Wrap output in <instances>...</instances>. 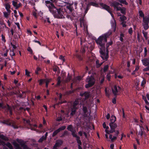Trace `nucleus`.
I'll return each instance as SVG.
<instances>
[{"label":"nucleus","instance_id":"nucleus-1","mask_svg":"<svg viewBox=\"0 0 149 149\" xmlns=\"http://www.w3.org/2000/svg\"><path fill=\"white\" fill-rule=\"evenodd\" d=\"M46 6L48 8L49 11L52 13L55 17L58 18H64V13L61 8H57L54 4L49 1H46Z\"/></svg>","mask_w":149,"mask_h":149},{"label":"nucleus","instance_id":"nucleus-2","mask_svg":"<svg viewBox=\"0 0 149 149\" xmlns=\"http://www.w3.org/2000/svg\"><path fill=\"white\" fill-rule=\"evenodd\" d=\"M111 32H109L100 36L96 40V42L98 45L100 49L105 48V44L107 42V38L111 35Z\"/></svg>","mask_w":149,"mask_h":149},{"label":"nucleus","instance_id":"nucleus-3","mask_svg":"<svg viewBox=\"0 0 149 149\" xmlns=\"http://www.w3.org/2000/svg\"><path fill=\"white\" fill-rule=\"evenodd\" d=\"M8 140V138L5 136H4L3 135L0 134V145H2L3 146L6 145L10 149H13L12 146L9 143L5 144L3 140Z\"/></svg>","mask_w":149,"mask_h":149},{"label":"nucleus","instance_id":"nucleus-4","mask_svg":"<svg viewBox=\"0 0 149 149\" xmlns=\"http://www.w3.org/2000/svg\"><path fill=\"white\" fill-rule=\"evenodd\" d=\"M86 82L88 84L85 85V87L86 88H88L91 87L94 84L95 79L93 76H88L86 79Z\"/></svg>","mask_w":149,"mask_h":149},{"label":"nucleus","instance_id":"nucleus-5","mask_svg":"<svg viewBox=\"0 0 149 149\" xmlns=\"http://www.w3.org/2000/svg\"><path fill=\"white\" fill-rule=\"evenodd\" d=\"M79 102L77 100H76L74 102L73 104L71 107V109L72 112L71 113V115H73L75 113L76 110L78 107Z\"/></svg>","mask_w":149,"mask_h":149},{"label":"nucleus","instance_id":"nucleus-6","mask_svg":"<svg viewBox=\"0 0 149 149\" xmlns=\"http://www.w3.org/2000/svg\"><path fill=\"white\" fill-rule=\"evenodd\" d=\"M100 49V52L101 54V57L103 59H107L108 58V55L107 54H106L104 53L105 51V48L101 49Z\"/></svg>","mask_w":149,"mask_h":149},{"label":"nucleus","instance_id":"nucleus-7","mask_svg":"<svg viewBox=\"0 0 149 149\" xmlns=\"http://www.w3.org/2000/svg\"><path fill=\"white\" fill-rule=\"evenodd\" d=\"M118 88L117 86L115 85L112 88V92L115 95H117L118 94V92L120 89V87L118 86Z\"/></svg>","mask_w":149,"mask_h":149},{"label":"nucleus","instance_id":"nucleus-8","mask_svg":"<svg viewBox=\"0 0 149 149\" xmlns=\"http://www.w3.org/2000/svg\"><path fill=\"white\" fill-rule=\"evenodd\" d=\"M109 125L111 128L110 130V133H112L115 132V129L117 127V124L115 123H110Z\"/></svg>","mask_w":149,"mask_h":149},{"label":"nucleus","instance_id":"nucleus-9","mask_svg":"<svg viewBox=\"0 0 149 149\" xmlns=\"http://www.w3.org/2000/svg\"><path fill=\"white\" fill-rule=\"evenodd\" d=\"M26 122V123H27L30 126L29 127L30 128L31 130H36V129L37 128V125H32L30 123V120H24Z\"/></svg>","mask_w":149,"mask_h":149},{"label":"nucleus","instance_id":"nucleus-10","mask_svg":"<svg viewBox=\"0 0 149 149\" xmlns=\"http://www.w3.org/2000/svg\"><path fill=\"white\" fill-rule=\"evenodd\" d=\"M12 4L14 7H15V9H17L21 6V4L19 3L17 4V2L12 1Z\"/></svg>","mask_w":149,"mask_h":149},{"label":"nucleus","instance_id":"nucleus-11","mask_svg":"<svg viewBox=\"0 0 149 149\" xmlns=\"http://www.w3.org/2000/svg\"><path fill=\"white\" fill-rule=\"evenodd\" d=\"M100 5L103 8H104L108 11L109 12H110V7L105 4H104L102 3H100Z\"/></svg>","mask_w":149,"mask_h":149},{"label":"nucleus","instance_id":"nucleus-12","mask_svg":"<svg viewBox=\"0 0 149 149\" xmlns=\"http://www.w3.org/2000/svg\"><path fill=\"white\" fill-rule=\"evenodd\" d=\"M63 142L61 140H58L57 141L55 145L53 147V148L54 149H55L57 147H58L60 146L62 144Z\"/></svg>","mask_w":149,"mask_h":149},{"label":"nucleus","instance_id":"nucleus-13","mask_svg":"<svg viewBox=\"0 0 149 149\" xmlns=\"http://www.w3.org/2000/svg\"><path fill=\"white\" fill-rule=\"evenodd\" d=\"M143 23H149V15H146L143 18Z\"/></svg>","mask_w":149,"mask_h":149},{"label":"nucleus","instance_id":"nucleus-14","mask_svg":"<svg viewBox=\"0 0 149 149\" xmlns=\"http://www.w3.org/2000/svg\"><path fill=\"white\" fill-rule=\"evenodd\" d=\"M140 130L137 133V134L138 136H141L143 133L144 128L143 127L141 126H140Z\"/></svg>","mask_w":149,"mask_h":149},{"label":"nucleus","instance_id":"nucleus-15","mask_svg":"<svg viewBox=\"0 0 149 149\" xmlns=\"http://www.w3.org/2000/svg\"><path fill=\"white\" fill-rule=\"evenodd\" d=\"M111 15L113 17V20L111 22V25L112 26L113 28V29L114 31H115L116 28V22L115 20L114 19V17L113 16H112V15L111 14Z\"/></svg>","mask_w":149,"mask_h":149},{"label":"nucleus","instance_id":"nucleus-16","mask_svg":"<svg viewBox=\"0 0 149 149\" xmlns=\"http://www.w3.org/2000/svg\"><path fill=\"white\" fill-rule=\"evenodd\" d=\"M80 26L81 27H82L83 26L84 27H86L87 28V26L86 25V22L83 19H80Z\"/></svg>","mask_w":149,"mask_h":149},{"label":"nucleus","instance_id":"nucleus-17","mask_svg":"<svg viewBox=\"0 0 149 149\" xmlns=\"http://www.w3.org/2000/svg\"><path fill=\"white\" fill-rule=\"evenodd\" d=\"M120 3L117 1H114L112 4V6H113L115 8H116L117 10V8H120V7H118Z\"/></svg>","mask_w":149,"mask_h":149},{"label":"nucleus","instance_id":"nucleus-18","mask_svg":"<svg viewBox=\"0 0 149 149\" xmlns=\"http://www.w3.org/2000/svg\"><path fill=\"white\" fill-rule=\"evenodd\" d=\"M126 9L124 7L121 8L120 7V8H117V11L120 10L121 13L125 14L126 13L125 11Z\"/></svg>","mask_w":149,"mask_h":149},{"label":"nucleus","instance_id":"nucleus-19","mask_svg":"<svg viewBox=\"0 0 149 149\" xmlns=\"http://www.w3.org/2000/svg\"><path fill=\"white\" fill-rule=\"evenodd\" d=\"M142 61L143 65H144L145 66L148 65L149 61V59L147 58H145L144 59H143Z\"/></svg>","mask_w":149,"mask_h":149},{"label":"nucleus","instance_id":"nucleus-20","mask_svg":"<svg viewBox=\"0 0 149 149\" xmlns=\"http://www.w3.org/2000/svg\"><path fill=\"white\" fill-rule=\"evenodd\" d=\"M7 109H8L9 111L10 115H12V110L13 109H15L14 107H10L9 105H7L6 107Z\"/></svg>","mask_w":149,"mask_h":149},{"label":"nucleus","instance_id":"nucleus-21","mask_svg":"<svg viewBox=\"0 0 149 149\" xmlns=\"http://www.w3.org/2000/svg\"><path fill=\"white\" fill-rule=\"evenodd\" d=\"M13 143L14 146L15 147V149H22L19 147V145L16 142H13Z\"/></svg>","mask_w":149,"mask_h":149},{"label":"nucleus","instance_id":"nucleus-22","mask_svg":"<svg viewBox=\"0 0 149 149\" xmlns=\"http://www.w3.org/2000/svg\"><path fill=\"white\" fill-rule=\"evenodd\" d=\"M148 23H142V25L143 26V28L145 30H146L149 28V26L148 25Z\"/></svg>","mask_w":149,"mask_h":149},{"label":"nucleus","instance_id":"nucleus-23","mask_svg":"<svg viewBox=\"0 0 149 149\" xmlns=\"http://www.w3.org/2000/svg\"><path fill=\"white\" fill-rule=\"evenodd\" d=\"M116 120V118L114 116H112L111 117L110 120L111 122L110 123H114Z\"/></svg>","mask_w":149,"mask_h":149},{"label":"nucleus","instance_id":"nucleus-24","mask_svg":"<svg viewBox=\"0 0 149 149\" xmlns=\"http://www.w3.org/2000/svg\"><path fill=\"white\" fill-rule=\"evenodd\" d=\"M119 133V132L118 131H117L116 132V134L114 136H113V137H112V139L111 142H113V141L116 139L117 138L116 136L118 135Z\"/></svg>","mask_w":149,"mask_h":149},{"label":"nucleus","instance_id":"nucleus-25","mask_svg":"<svg viewBox=\"0 0 149 149\" xmlns=\"http://www.w3.org/2000/svg\"><path fill=\"white\" fill-rule=\"evenodd\" d=\"M89 93L88 92H85L83 94H81V96H84L86 98H88L89 96Z\"/></svg>","mask_w":149,"mask_h":149},{"label":"nucleus","instance_id":"nucleus-26","mask_svg":"<svg viewBox=\"0 0 149 149\" xmlns=\"http://www.w3.org/2000/svg\"><path fill=\"white\" fill-rule=\"evenodd\" d=\"M34 10L33 12V15L36 18H37V10L36 8L34 7Z\"/></svg>","mask_w":149,"mask_h":149},{"label":"nucleus","instance_id":"nucleus-27","mask_svg":"<svg viewBox=\"0 0 149 149\" xmlns=\"http://www.w3.org/2000/svg\"><path fill=\"white\" fill-rule=\"evenodd\" d=\"M118 1L121 3L124 4L126 5L128 4V3L126 0H118Z\"/></svg>","mask_w":149,"mask_h":149},{"label":"nucleus","instance_id":"nucleus-28","mask_svg":"<svg viewBox=\"0 0 149 149\" xmlns=\"http://www.w3.org/2000/svg\"><path fill=\"white\" fill-rule=\"evenodd\" d=\"M100 83L102 84L104 80V76L102 75L101 76L100 78Z\"/></svg>","mask_w":149,"mask_h":149},{"label":"nucleus","instance_id":"nucleus-29","mask_svg":"<svg viewBox=\"0 0 149 149\" xmlns=\"http://www.w3.org/2000/svg\"><path fill=\"white\" fill-rule=\"evenodd\" d=\"M10 55L12 57L13 56L15 55V53L14 52V50L13 49H12V50L10 51ZM12 58H13V57H12Z\"/></svg>","mask_w":149,"mask_h":149},{"label":"nucleus","instance_id":"nucleus-30","mask_svg":"<svg viewBox=\"0 0 149 149\" xmlns=\"http://www.w3.org/2000/svg\"><path fill=\"white\" fill-rule=\"evenodd\" d=\"M142 33L144 37L146 39H148L147 34L148 33L147 32L145 31L144 30L142 31Z\"/></svg>","mask_w":149,"mask_h":149},{"label":"nucleus","instance_id":"nucleus-31","mask_svg":"<svg viewBox=\"0 0 149 149\" xmlns=\"http://www.w3.org/2000/svg\"><path fill=\"white\" fill-rule=\"evenodd\" d=\"M16 140L23 147L24 145L23 143V141L22 140L18 139H17Z\"/></svg>","mask_w":149,"mask_h":149},{"label":"nucleus","instance_id":"nucleus-32","mask_svg":"<svg viewBox=\"0 0 149 149\" xmlns=\"http://www.w3.org/2000/svg\"><path fill=\"white\" fill-rule=\"evenodd\" d=\"M46 140V137H44V136H42L39 140L38 142H39L41 143L44 140Z\"/></svg>","mask_w":149,"mask_h":149},{"label":"nucleus","instance_id":"nucleus-33","mask_svg":"<svg viewBox=\"0 0 149 149\" xmlns=\"http://www.w3.org/2000/svg\"><path fill=\"white\" fill-rule=\"evenodd\" d=\"M102 64V63H99V61L97 60L96 61V67L97 68L99 67Z\"/></svg>","mask_w":149,"mask_h":149},{"label":"nucleus","instance_id":"nucleus-34","mask_svg":"<svg viewBox=\"0 0 149 149\" xmlns=\"http://www.w3.org/2000/svg\"><path fill=\"white\" fill-rule=\"evenodd\" d=\"M66 128V126H63L61 127H59L58 129V130L60 132L62 130H64Z\"/></svg>","mask_w":149,"mask_h":149},{"label":"nucleus","instance_id":"nucleus-35","mask_svg":"<svg viewBox=\"0 0 149 149\" xmlns=\"http://www.w3.org/2000/svg\"><path fill=\"white\" fill-rule=\"evenodd\" d=\"M61 77H58L57 78V86H59L60 85L61 81Z\"/></svg>","mask_w":149,"mask_h":149},{"label":"nucleus","instance_id":"nucleus-36","mask_svg":"<svg viewBox=\"0 0 149 149\" xmlns=\"http://www.w3.org/2000/svg\"><path fill=\"white\" fill-rule=\"evenodd\" d=\"M10 13H7L6 12H3V14L4 17L6 18L8 17L9 15H10Z\"/></svg>","mask_w":149,"mask_h":149},{"label":"nucleus","instance_id":"nucleus-37","mask_svg":"<svg viewBox=\"0 0 149 149\" xmlns=\"http://www.w3.org/2000/svg\"><path fill=\"white\" fill-rule=\"evenodd\" d=\"M139 15L141 17H143V18L144 17V15L141 10H140L139 12Z\"/></svg>","mask_w":149,"mask_h":149},{"label":"nucleus","instance_id":"nucleus-38","mask_svg":"<svg viewBox=\"0 0 149 149\" xmlns=\"http://www.w3.org/2000/svg\"><path fill=\"white\" fill-rule=\"evenodd\" d=\"M59 132V131L58 130V129L56 130L53 133L52 135V136L53 137V136H55Z\"/></svg>","mask_w":149,"mask_h":149},{"label":"nucleus","instance_id":"nucleus-39","mask_svg":"<svg viewBox=\"0 0 149 149\" xmlns=\"http://www.w3.org/2000/svg\"><path fill=\"white\" fill-rule=\"evenodd\" d=\"M51 80L50 79H47L45 80L46 86L47 87H48V84Z\"/></svg>","mask_w":149,"mask_h":149},{"label":"nucleus","instance_id":"nucleus-40","mask_svg":"<svg viewBox=\"0 0 149 149\" xmlns=\"http://www.w3.org/2000/svg\"><path fill=\"white\" fill-rule=\"evenodd\" d=\"M80 137H78L76 139V140L77 141V143H78V145H81V141L79 139Z\"/></svg>","mask_w":149,"mask_h":149},{"label":"nucleus","instance_id":"nucleus-41","mask_svg":"<svg viewBox=\"0 0 149 149\" xmlns=\"http://www.w3.org/2000/svg\"><path fill=\"white\" fill-rule=\"evenodd\" d=\"M67 129L69 131H72V130H73L72 125H69Z\"/></svg>","mask_w":149,"mask_h":149},{"label":"nucleus","instance_id":"nucleus-42","mask_svg":"<svg viewBox=\"0 0 149 149\" xmlns=\"http://www.w3.org/2000/svg\"><path fill=\"white\" fill-rule=\"evenodd\" d=\"M89 5H92L96 7H97L98 6V5L97 3H95L93 2L90 3H89Z\"/></svg>","mask_w":149,"mask_h":149},{"label":"nucleus","instance_id":"nucleus-43","mask_svg":"<svg viewBox=\"0 0 149 149\" xmlns=\"http://www.w3.org/2000/svg\"><path fill=\"white\" fill-rule=\"evenodd\" d=\"M42 18L43 19V20L45 21H47V22L49 23H50V20H49V18H45V17H42Z\"/></svg>","mask_w":149,"mask_h":149},{"label":"nucleus","instance_id":"nucleus-44","mask_svg":"<svg viewBox=\"0 0 149 149\" xmlns=\"http://www.w3.org/2000/svg\"><path fill=\"white\" fill-rule=\"evenodd\" d=\"M120 18V19L123 21H124L126 19V17L124 15L121 16Z\"/></svg>","mask_w":149,"mask_h":149},{"label":"nucleus","instance_id":"nucleus-45","mask_svg":"<svg viewBox=\"0 0 149 149\" xmlns=\"http://www.w3.org/2000/svg\"><path fill=\"white\" fill-rule=\"evenodd\" d=\"M124 37V35L123 33H121L120 34V40L122 41L123 40V37Z\"/></svg>","mask_w":149,"mask_h":149},{"label":"nucleus","instance_id":"nucleus-46","mask_svg":"<svg viewBox=\"0 0 149 149\" xmlns=\"http://www.w3.org/2000/svg\"><path fill=\"white\" fill-rule=\"evenodd\" d=\"M71 79V76L69 75V74L68 73V75L66 80V81L68 82L70 81Z\"/></svg>","mask_w":149,"mask_h":149},{"label":"nucleus","instance_id":"nucleus-47","mask_svg":"<svg viewBox=\"0 0 149 149\" xmlns=\"http://www.w3.org/2000/svg\"><path fill=\"white\" fill-rule=\"evenodd\" d=\"M146 81L144 80H143L141 82V86H142L144 87V85L146 84Z\"/></svg>","mask_w":149,"mask_h":149},{"label":"nucleus","instance_id":"nucleus-48","mask_svg":"<svg viewBox=\"0 0 149 149\" xmlns=\"http://www.w3.org/2000/svg\"><path fill=\"white\" fill-rule=\"evenodd\" d=\"M29 108H26V109L24 108L23 107H20L19 108V110H21L22 109H24V111H25L26 110L28 111L29 110Z\"/></svg>","mask_w":149,"mask_h":149},{"label":"nucleus","instance_id":"nucleus-49","mask_svg":"<svg viewBox=\"0 0 149 149\" xmlns=\"http://www.w3.org/2000/svg\"><path fill=\"white\" fill-rule=\"evenodd\" d=\"M108 67L109 66L108 65H107L104 67V70L105 72L108 70Z\"/></svg>","mask_w":149,"mask_h":149},{"label":"nucleus","instance_id":"nucleus-50","mask_svg":"<svg viewBox=\"0 0 149 149\" xmlns=\"http://www.w3.org/2000/svg\"><path fill=\"white\" fill-rule=\"evenodd\" d=\"M6 9L10 8V6L8 3H7L5 5Z\"/></svg>","mask_w":149,"mask_h":149},{"label":"nucleus","instance_id":"nucleus-51","mask_svg":"<svg viewBox=\"0 0 149 149\" xmlns=\"http://www.w3.org/2000/svg\"><path fill=\"white\" fill-rule=\"evenodd\" d=\"M128 32L130 34H131L133 32V30L132 28H130L129 29Z\"/></svg>","mask_w":149,"mask_h":149},{"label":"nucleus","instance_id":"nucleus-52","mask_svg":"<svg viewBox=\"0 0 149 149\" xmlns=\"http://www.w3.org/2000/svg\"><path fill=\"white\" fill-rule=\"evenodd\" d=\"M143 99L144 100L145 102V103L146 104H149V103H148V102L146 99V98L143 96Z\"/></svg>","mask_w":149,"mask_h":149},{"label":"nucleus","instance_id":"nucleus-53","mask_svg":"<svg viewBox=\"0 0 149 149\" xmlns=\"http://www.w3.org/2000/svg\"><path fill=\"white\" fill-rule=\"evenodd\" d=\"M59 58L61 60H62L63 61V62H64V61H65V59H64V56H63L62 55H61L60 56Z\"/></svg>","mask_w":149,"mask_h":149},{"label":"nucleus","instance_id":"nucleus-54","mask_svg":"<svg viewBox=\"0 0 149 149\" xmlns=\"http://www.w3.org/2000/svg\"><path fill=\"white\" fill-rule=\"evenodd\" d=\"M105 91L106 95V96H108V97H109V92L107 91V88H105Z\"/></svg>","mask_w":149,"mask_h":149},{"label":"nucleus","instance_id":"nucleus-55","mask_svg":"<svg viewBox=\"0 0 149 149\" xmlns=\"http://www.w3.org/2000/svg\"><path fill=\"white\" fill-rule=\"evenodd\" d=\"M83 110L84 113H86L87 112V109L86 107H84L83 108Z\"/></svg>","mask_w":149,"mask_h":149},{"label":"nucleus","instance_id":"nucleus-56","mask_svg":"<svg viewBox=\"0 0 149 149\" xmlns=\"http://www.w3.org/2000/svg\"><path fill=\"white\" fill-rule=\"evenodd\" d=\"M25 71L26 75H27L28 76H30V75H29L30 72L26 69L25 70Z\"/></svg>","mask_w":149,"mask_h":149},{"label":"nucleus","instance_id":"nucleus-57","mask_svg":"<svg viewBox=\"0 0 149 149\" xmlns=\"http://www.w3.org/2000/svg\"><path fill=\"white\" fill-rule=\"evenodd\" d=\"M107 77L108 80L109 81L111 78L110 75L109 74H107Z\"/></svg>","mask_w":149,"mask_h":149},{"label":"nucleus","instance_id":"nucleus-58","mask_svg":"<svg viewBox=\"0 0 149 149\" xmlns=\"http://www.w3.org/2000/svg\"><path fill=\"white\" fill-rule=\"evenodd\" d=\"M27 50L28 51L30 52L31 54H32V51L30 47H28L27 49Z\"/></svg>","mask_w":149,"mask_h":149},{"label":"nucleus","instance_id":"nucleus-59","mask_svg":"<svg viewBox=\"0 0 149 149\" xmlns=\"http://www.w3.org/2000/svg\"><path fill=\"white\" fill-rule=\"evenodd\" d=\"M117 77L120 79H122L123 78V76H121V75L117 76L116 75H115V77L116 78Z\"/></svg>","mask_w":149,"mask_h":149},{"label":"nucleus","instance_id":"nucleus-60","mask_svg":"<svg viewBox=\"0 0 149 149\" xmlns=\"http://www.w3.org/2000/svg\"><path fill=\"white\" fill-rule=\"evenodd\" d=\"M144 53H145V56H146L147 54V49L146 47H145L144 48Z\"/></svg>","mask_w":149,"mask_h":149},{"label":"nucleus","instance_id":"nucleus-61","mask_svg":"<svg viewBox=\"0 0 149 149\" xmlns=\"http://www.w3.org/2000/svg\"><path fill=\"white\" fill-rule=\"evenodd\" d=\"M39 15L41 17H42V14H43V13L41 11H40L39 13H38Z\"/></svg>","mask_w":149,"mask_h":149},{"label":"nucleus","instance_id":"nucleus-62","mask_svg":"<svg viewBox=\"0 0 149 149\" xmlns=\"http://www.w3.org/2000/svg\"><path fill=\"white\" fill-rule=\"evenodd\" d=\"M23 149H31L30 148H28L26 145H24L23 147Z\"/></svg>","mask_w":149,"mask_h":149},{"label":"nucleus","instance_id":"nucleus-63","mask_svg":"<svg viewBox=\"0 0 149 149\" xmlns=\"http://www.w3.org/2000/svg\"><path fill=\"white\" fill-rule=\"evenodd\" d=\"M112 102L113 103V104H116V99L115 98H114L113 100H112Z\"/></svg>","mask_w":149,"mask_h":149},{"label":"nucleus","instance_id":"nucleus-64","mask_svg":"<svg viewBox=\"0 0 149 149\" xmlns=\"http://www.w3.org/2000/svg\"><path fill=\"white\" fill-rule=\"evenodd\" d=\"M143 70L145 71H147L149 70V66H148V67H147L144 69Z\"/></svg>","mask_w":149,"mask_h":149}]
</instances>
